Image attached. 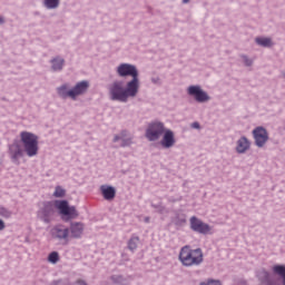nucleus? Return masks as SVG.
Returning <instances> with one entry per match:
<instances>
[{"instance_id": "obj_1", "label": "nucleus", "mask_w": 285, "mask_h": 285, "mask_svg": "<svg viewBox=\"0 0 285 285\" xmlns=\"http://www.w3.org/2000/svg\"><path fill=\"white\" fill-rule=\"evenodd\" d=\"M118 77H131V80L127 82L124 88V82L115 81L109 87V95L111 101H121L126 104L128 99L134 98L139 94V70L135 65L120 63L116 70Z\"/></svg>"}, {"instance_id": "obj_2", "label": "nucleus", "mask_w": 285, "mask_h": 285, "mask_svg": "<svg viewBox=\"0 0 285 285\" xmlns=\"http://www.w3.org/2000/svg\"><path fill=\"white\" fill-rule=\"evenodd\" d=\"M178 259L186 267L199 266L204 262V253L202 248L193 249L190 246L185 245L179 252Z\"/></svg>"}, {"instance_id": "obj_3", "label": "nucleus", "mask_w": 285, "mask_h": 285, "mask_svg": "<svg viewBox=\"0 0 285 285\" xmlns=\"http://www.w3.org/2000/svg\"><path fill=\"white\" fill-rule=\"evenodd\" d=\"M20 139L28 157H37L39 154V137L29 131H22Z\"/></svg>"}, {"instance_id": "obj_4", "label": "nucleus", "mask_w": 285, "mask_h": 285, "mask_svg": "<svg viewBox=\"0 0 285 285\" xmlns=\"http://www.w3.org/2000/svg\"><path fill=\"white\" fill-rule=\"evenodd\" d=\"M56 208L59 210L60 215H62L65 222L70 219H77L79 217V213L75 206L69 207L67 200H56L55 202Z\"/></svg>"}, {"instance_id": "obj_5", "label": "nucleus", "mask_w": 285, "mask_h": 285, "mask_svg": "<svg viewBox=\"0 0 285 285\" xmlns=\"http://www.w3.org/2000/svg\"><path fill=\"white\" fill-rule=\"evenodd\" d=\"M165 130L166 126H164V122L154 121L148 125L145 137L148 141H157L164 135Z\"/></svg>"}, {"instance_id": "obj_6", "label": "nucleus", "mask_w": 285, "mask_h": 285, "mask_svg": "<svg viewBox=\"0 0 285 285\" xmlns=\"http://www.w3.org/2000/svg\"><path fill=\"white\" fill-rule=\"evenodd\" d=\"M190 228L195 233H200V235H208L210 233V225L202 222V219L197 218L196 216H193L190 219Z\"/></svg>"}, {"instance_id": "obj_7", "label": "nucleus", "mask_w": 285, "mask_h": 285, "mask_svg": "<svg viewBox=\"0 0 285 285\" xmlns=\"http://www.w3.org/2000/svg\"><path fill=\"white\" fill-rule=\"evenodd\" d=\"M187 92L188 95H190V97L195 98V100L198 101V104H204L205 101L210 100V97L208 96V94L202 90V87L199 86L188 87Z\"/></svg>"}, {"instance_id": "obj_8", "label": "nucleus", "mask_w": 285, "mask_h": 285, "mask_svg": "<svg viewBox=\"0 0 285 285\" xmlns=\"http://www.w3.org/2000/svg\"><path fill=\"white\" fill-rule=\"evenodd\" d=\"M177 144V139L175 138V131L170 129H165L163 132V138L160 140V146L164 148H173Z\"/></svg>"}, {"instance_id": "obj_9", "label": "nucleus", "mask_w": 285, "mask_h": 285, "mask_svg": "<svg viewBox=\"0 0 285 285\" xmlns=\"http://www.w3.org/2000/svg\"><path fill=\"white\" fill-rule=\"evenodd\" d=\"M253 135L258 148H262L268 141V132L263 127L254 129Z\"/></svg>"}, {"instance_id": "obj_10", "label": "nucleus", "mask_w": 285, "mask_h": 285, "mask_svg": "<svg viewBox=\"0 0 285 285\" xmlns=\"http://www.w3.org/2000/svg\"><path fill=\"white\" fill-rule=\"evenodd\" d=\"M89 86L90 85L86 80L78 82L75 86V88L69 90L70 99H77V97H79V95H83V92H86L88 90Z\"/></svg>"}, {"instance_id": "obj_11", "label": "nucleus", "mask_w": 285, "mask_h": 285, "mask_svg": "<svg viewBox=\"0 0 285 285\" xmlns=\"http://www.w3.org/2000/svg\"><path fill=\"white\" fill-rule=\"evenodd\" d=\"M68 235H70V229L63 228L62 226H56L51 229V236L55 239H68Z\"/></svg>"}, {"instance_id": "obj_12", "label": "nucleus", "mask_w": 285, "mask_h": 285, "mask_svg": "<svg viewBox=\"0 0 285 285\" xmlns=\"http://www.w3.org/2000/svg\"><path fill=\"white\" fill-rule=\"evenodd\" d=\"M100 193L107 202H112L115 199V196L117 195V191L115 190V187L102 185L100 186Z\"/></svg>"}, {"instance_id": "obj_13", "label": "nucleus", "mask_w": 285, "mask_h": 285, "mask_svg": "<svg viewBox=\"0 0 285 285\" xmlns=\"http://www.w3.org/2000/svg\"><path fill=\"white\" fill-rule=\"evenodd\" d=\"M83 223L75 222L70 224V233L71 237H75L76 239H79L83 235Z\"/></svg>"}, {"instance_id": "obj_14", "label": "nucleus", "mask_w": 285, "mask_h": 285, "mask_svg": "<svg viewBox=\"0 0 285 285\" xmlns=\"http://www.w3.org/2000/svg\"><path fill=\"white\" fill-rule=\"evenodd\" d=\"M250 148V141H248V138L240 137L236 142V153L239 155H244L246 150Z\"/></svg>"}, {"instance_id": "obj_15", "label": "nucleus", "mask_w": 285, "mask_h": 285, "mask_svg": "<svg viewBox=\"0 0 285 285\" xmlns=\"http://www.w3.org/2000/svg\"><path fill=\"white\" fill-rule=\"evenodd\" d=\"M114 141H121L122 148H126V146H131L132 145V137H128V132L122 131L119 136L114 137Z\"/></svg>"}, {"instance_id": "obj_16", "label": "nucleus", "mask_w": 285, "mask_h": 285, "mask_svg": "<svg viewBox=\"0 0 285 285\" xmlns=\"http://www.w3.org/2000/svg\"><path fill=\"white\" fill-rule=\"evenodd\" d=\"M50 215H52V207L48 204L42 210L39 212V217L46 224L50 222Z\"/></svg>"}, {"instance_id": "obj_17", "label": "nucleus", "mask_w": 285, "mask_h": 285, "mask_svg": "<svg viewBox=\"0 0 285 285\" xmlns=\"http://www.w3.org/2000/svg\"><path fill=\"white\" fill-rule=\"evenodd\" d=\"M10 151H11V158L13 159V161H18L19 157L23 155L19 146H11Z\"/></svg>"}, {"instance_id": "obj_18", "label": "nucleus", "mask_w": 285, "mask_h": 285, "mask_svg": "<svg viewBox=\"0 0 285 285\" xmlns=\"http://www.w3.org/2000/svg\"><path fill=\"white\" fill-rule=\"evenodd\" d=\"M52 70H62L65 60L61 58H55L51 60Z\"/></svg>"}, {"instance_id": "obj_19", "label": "nucleus", "mask_w": 285, "mask_h": 285, "mask_svg": "<svg viewBox=\"0 0 285 285\" xmlns=\"http://www.w3.org/2000/svg\"><path fill=\"white\" fill-rule=\"evenodd\" d=\"M57 90H58L59 97H61L62 99H67V97H70V90H68L67 85H62Z\"/></svg>"}, {"instance_id": "obj_20", "label": "nucleus", "mask_w": 285, "mask_h": 285, "mask_svg": "<svg viewBox=\"0 0 285 285\" xmlns=\"http://www.w3.org/2000/svg\"><path fill=\"white\" fill-rule=\"evenodd\" d=\"M139 245V237L138 236H132L129 242H128V248L131 252L137 250V246Z\"/></svg>"}, {"instance_id": "obj_21", "label": "nucleus", "mask_w": 285, "mask_h": 285, "mask_svg": "<svg viewBox=\"0 0 285 285\" xmlns=\"http://www.w3.org/2000/svg\"><path fill=\"white\" fill-rule=\"evenodd\" d=\"M273 271L276 275H279V277L283 278V284L285 285V266L276 265L273 267Z\"/></svg>"}, {"instance_id": "obj_22", "label": "nucleus", "mask_w": 285, "mask_h": 285, "mask_svg": "<svg viewBox=\"0 0 285 285\" xmlns=\"http://www.w3.org/2000/svg\"><path fill=\"white\" fill-rule=\"evenodd\" d=\"M256 43H258V46H264V48H269V46H273L269 38H256Z\"/></svg>"}, {"instance_id": "obj_23", "label": "nucleus", "mask_w": 285, "mask_h": 285, "mask_svg": "<svg viewBox=\"0 0 285 285\" xmlns=\"http://www.w3.org/2000/svg\"><path fill=\"white\" fill-rule=\"evenodd\" d=\"M0 217H3L4 219H10V217H12V212L3 206H0Z\"/></svg>"}, {"instance_id": "obj_24", "label": "nucleus", "mask_w": 285, "mask_h": 285, "mask_svg": "<svg viewBox=\"0 0 285 285\" xmlns=\"http://www.w3.org/2000/svg\"><path fill=\"white\" fill-rule=\"evenodd\" d=\"M45 6L49 10H52L59 7V0H45Z\"/></svg>"}, {"instance_id": "obj_25", "label": "nucleus", "mask_w": 285, "mask_h": 285, "mask_svg": "<svg viewBox=\"0 0 285 285\" xmlns=\"http://www.w3.org/2000/svg\"><path fill=\"white\" fill-rule=\"evenodd\" d=\"M48 262L50 264H57V262H59V253L58 252H51L48 256Z\"/></svg>"}, {"instance_id": "obj_26", "label": "nucleus", "mask_w": 285, "mask_h": 285, "mask_svg": "<svg viewBox=\"0 0 285 285\" xmlns=\"http://www.w3.org/2000/svg\"><path fill=\"white\" fill-rule=\"evenodd\" d=\"M53 197H66V189L61 188V186H57Z\"/></svg>"}, {"instance_id": "obj_27", "label": "nucleus", "mask_w": 285, "mask_h": 285, "mask_svg": "<svg viewBox=\"0 0 285 285\" xmlns=\"http://www.w3.org/2000/svg\"><path fill=\"white\" fill-rule=\"evenodd\" d=\"M6 228V223H3L2 219H0V230H3Z\"/></svg>"}, {"instance_id": "obj_28", "label": "nucleus", "mask_w": 285, "mask_h": 285, "mask_svg": "<svg viewBox=\"0 0 285 285\" xmlns=\"http://www.w3.org/2000/svg\"><path fill=\"white\" fill-rule=\"evenodd\" d=\"M75 285H88V284H86V282H83V281L79 279V281H77V282H76V284H75Z\"/></svg>"}, {"instance_id": "obj_29", "label": "nucleus", "mask_w": 285, "mask_h": 285, "mask_svg": "<svg viewBox=\"0 0 285 285\" xmlns=\"http://www.w3.org/2000/svg\"><path fill=\"white\" fill-rule=\"evenodd\" d=\"M245 63H246V66H252V65H253V61H252V60H248V59H245Z\"/></svg>"}, {"instance_id": "obj_30", "label": "nucleus", "mask_w": 285, "mask_h": 285, "mask_svg": "<svg viewBox=\"0 0 285 285\" xmlns=\"http://www.w3.org/2000/svg\"><path fill=\"white\" fill-rule=\"evenodd\" d=\"M191 127H194V128H199V122H193V124H191Z\"/></svg>"}, {"instance_id": "obj_31", "label": "nucleus", "mask_w": 285, "mask_h": 285, "mask_svg": "<svg viewBox=\"0 0 285 285\" xmlns=\"http://www.w3.org/2000/svg\"><path fill=\"white\" fill-rule=\"evenodd\" d=\"M263 276L265 277V279H268V272H263Z\"/></svg>"}, {"instance_id": "obj_32", "label": "nucleus", "mask_w": 285, "mask_h": 285, "mask_svg": "<svg viewBox=\"0 0 285 285\" xmlns=\"http://www.w3.org/2000/svg\"><path fill=\"white\" fill-rule=\"evenodd\" d=\"M190 0H183V3H189Z\"/></svg>"}, {"instance_id": "obj_33", "label": "nucleus", "mask_w": 285, "mask_h": 285, "mask_svg": "<svg viewBox=\"0 0 285 285\" xmlns=\"http://www.w3.org/2000/svg\"><path fill=\"white\" fill-rule=\"evenodd\" d=\"M0 23H3V18L2 17H0Z\"/></svg>"}, {"instance_id": "obj_34", "label": "nucleus", "mask_w": 285, "mask_h": 285, "mask_svg": "<svg viewBox=\"0 0 285 285\" xmlns=\"http://www.w3.org/2000/svg\"><path fill=\"white\" fill-rule=\"evenodd\" d=\"M145 222H147V223L150 222V218H145Z\"/></svg>"}]
</instances>
